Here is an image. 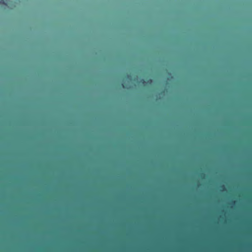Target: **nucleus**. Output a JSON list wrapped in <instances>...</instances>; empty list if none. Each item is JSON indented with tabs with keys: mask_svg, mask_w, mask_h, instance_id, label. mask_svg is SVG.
<instances>
[{
	"mask_svg": "<svg viewBox=\"0 0 252 252\" xmlns=\"http://www.w3.org/2000/svg\"><path fill=\"white\" fill-rule=\"evenodd\" d=\"M152 80L151 79H149L148 81V83H151L152 82Z\"/></svg>",
	"mask_w": 252,
	"mask_h": 252,
	"instance_id": "20e7f679",
	"label": "nucleus"
},
{
	"mask_svg": "<svg viewBox=\"0 0 252 252\" xmlns=\"http://www.w3.org/2000/svg\"><path fill=\"white\" fill-rule=\"evenodd\" d=\"M199 176L202 179H203L205 178V174L204 173H200Z\"/></svg>",
	"mask_w": 252,
	"mask_h": 252,
	"instance_id": "f257e3e1",
	"label": "nucleus"
},
{
	"mask_svg": "<svg viewBox=\"0 0 252 252\" xmlns=\"http://www.w3.org/2000/svg\"><path fill=\"white\" fill-rule=\"evenodd\" d=\"M0 4H4V0H0Z\"/></svg>",
	"mask_w": 252,
	"mask_h": 252,
	"instance_id": "7ed1b4c3",
	"label": "nucleus"
},
{
	"mask_svg": "<svg viewBox=\"0 0 252 252\" xmlns=\"http://www.w3.org/2000/svg\"><path fill=\"white\" fill-rule=\"evenodd\" d=\"M221 187H222V188H223V189H224V186H221Z\"/></svg>",
	"mask_w": 252,
	"mask_h": 252,
	"instance_id": "0eeeda50",
	"label": "nucleus"
},
{
	"mask_svg": "<svg viewBox=\"0 0 252 252\" xmlns=\"http://www.w3.org/2000/svg\"><path fill=\"white\" fill-rule=\"evenodd\" d=\"M141 82L142 83H143V84L145 82V81H144V79H142V80H141Z\"/></svg>",
	"mask_w": 252,
	"mask_h": 252,
	"instance_id": "39448f33",
	"label": "nucleus"
},
{
	"mask_svg": "<svg viewBox=\"0 0 252 252\" xmlns=\"http://www.w3.org/2000/svg\"><path fill=\"white\" fill-rule=\"evenodd\" d=\"M126 78H127V79H130V78H131V75H129V74H127V75H126Z\"/></svg>",
	"mask_w": 252,
	"mask_h": 252,
	"instance_id": "f03ea898",
	"label": "nucleus"
},
{
	"mask_svg": "<svg viewBox=\"0 0 252 252\" xmlns=\"http://www.w3.org/2000/svg\"><path fill=\"white\" fill-rule=\"evenodd\" d=\"M122 85H123V87L124 88H125V86L124 85V84H122Z\"/></svg>",
	"mask_w": 252,
	"mask_h": 252,
	"instance_id": "423d86ee",
	"label": "nucleus"
}]
</instances>
